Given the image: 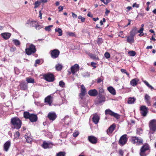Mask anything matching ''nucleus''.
Wrapping results in <instances>:
<instances>
[{"label": "nucleus", "instance_id": "nucleus-1", "mask_svg": "<svg viewBox=\"0 0 156 156\" xmlns=\"http://www.w3.org/2000/svg\"><path fill=\"white\" fill-rule=\"evenodd\" d=\"M11 123L13 126L12 128L17 129H19L21 127L22 122L20 119L17 117H14L11 119Z\"/></svg>", "mask_w": 156, "mask_h": 156}, {"label": "nucleus", "instance_id": "nucleus-2", "mask_svg": "<svg viewBox=\"0 0 156 156\" xmlns=\"http://www.w3.org/2000/svg\"><path fill=\"white\" fill-rule=\"evenodd\" d=\"M149 126L150 130L151 131L149 132L151 135V133H154L156 130V120L153 119L151 120L149 123Z\"/></svg>", "mask_w": 156, "mask_h": 156}, {"label": "nucleus", "instance_id": "nucleus-3", "mask_svg": "<svg viewBox=\"0 0 156 156\" xmlns=\"http://www.w3.org/2000/svg\"><path fill=\"white\" fill-rule=\"evenodd\" d=\"M36 51L35 47L33 44H31L28 48H27L25 49L26 53L28 55L34 53Z\"/></svg>", "mask_w": 156, "mask_h": 156}, {"label": "nucleus", "instance_id": "nucleus-4", "mask_svg": "<svg viewBox=\"0 0 156 156\" xmlns=\"http://www.w3.org/2000/svg\"><path fill=\"white\" fill-rule=\"evenodd\" d=\"M43 76L44 79L47 81L52 82L55 80L54 76L51 73H49L47 74H44Z\"/></svg>", "mask_w": 156, "mask_h": 156}, {"label": "nucleus", "instance_id": "nucleus-5", "mask_svg": "<svg viewBox=\"0 0 156 156\" xmlns=\"http://www.w3.org/2000/svg\"><path fill=\"white\" fill-rule=\"evenodd\" d=\"M131 141L133 144L136 143L138 144H143V140L140 137L133 136L131 137Z\"/></svg>", "mask_w": 156, "mask_h": 156}, {"label": "nucleus", "instance_id": "nucleus-6", "mask_svg": "<svg viewBox=\"0 0 156 156\" xmlns=\"http://www.w3.org/2000/svg\"><path fill=\"white\" fill-rule=\"evenodd\" d=\"M149 147L147 144H145L140 149V155L141 156H146V154L145 153L146 151L148 150Z\"/></svg>", "mask_w": 156, "mask_h": 156}, {"label": "nucleus", "instance_id": "nucleus-7", "mask_svg": "<svg viewBox=\"0 0 156 156\" xmlns=\"http://www.w3.org/2000/svg\"><path fill=\"white\" fill-rule=\"evenodd\" d=\"M105 114H108L111 116H113L116 119H118L120 118V115L118 114L115 113L110 109H108L105 111Z\"/></svg>", "mask_w": 156, "mask_h": 156}, {"label": "nucleus", "instance_id": "nucleus-8", "mask_svg": "<svg viewBox=\"0 0 156 156\" xmlns=\"http://www.w3.org/2000/svg\"><path fill=\"white\" fill-rule=\"evenodd\" d=\"M51 55L53 58H58L60 53L59 51L56 49H54L50 51Z\"/></svg>", "mask_w": 156, "mask_h": 156}, {"label": "nucleus", "instance_id": "nucleus-9", "mask_svg": "<svg viewBox=\"0 0 156 156\" xmlns=\"http://www.w3.org/2000/svg\"><path fill=\"white\" fill-rule=\"evenodd\" d=\"M126 136L127 135L124 134L121 137L119 141V142L121 145H123L126 143L127 140Z\"/></svg>", "mask_w": 156, "mask_h": 156}, {"label": "nucleus", "instance_id": "nucleus-10", "mask_svg": "<svg viewBox=\"0 0 156 156\" xmlns=\"http://www.w3.org/2000/svg\"><path fill=\"white\" fill-rule=\"evenodd\" d=\"M52 146V143L51 142L44 141L42 145V147L44 149L51 147Z\"/></svg>", "mask_w": 156, "mask_h": 156}, {"label": "nucleus", "instance_id": "nucleus-11", "mask_svg": "<svg viewBox=\"0 0 156 156\" xmlns=\"http://www.w3.org/2000/svg\"><path fill=\"white\" fill-rule=\"evenodd\" d=\"M141 113L142 115L145 116L147 113V108L145 106H143L140 108Z\"/></svg>", "mask_w": 156, "mask_h": 156}, {"label": "nucleus", "instance_id": "nucleus-12", "mask_svg": "<svg viewBox=\"0 0 156 156\" xmlns=\"http://www.w3.org/2000/svg\"><path fill=\"white\" fill-rule=\"evenodd\" d=\"M71 72L73 74H74L79 70V66L77 64H75L71 67Z\"/></svg>", "mask_w": 156, "mask_h": 156}, {"label": "nucleus", "instance_id": "nucleus-13", "mask_svg": "<svg viewBox=\"0 0 156 156\" xmlns=\"http://www.w3.org/2000/svg\"><path fill=\"white\" fill-rule=\"evenodd\" d=\"M88 140L91 143L93 144H96L97 142V138L93 136H89Z\"/></svg>", "mask_w": 156, "mask_h": 156}, {"label": "nucleus", "instance_id": "nucleus-14", "mask_svg": "<svg viewBox=\"0 0 156 156\" xmlns=\"http://www.w3.org/2000/svg\"><path fill=\"white\" fill-rule=\"evenodd\" d=\"M86 94V91L85 87L83 85L81 86V93L80 94V96L81 99H82L83 97Z\"/></svg>", "mask_w": 156, "mask_h": 156}, {"label": "nucleus", "instance_id": "nucleus-15", "mask_svg": "<svg viewBox=\"0 0 156 156\" xmlns=\"http://www.w3.org/2000/svg\"><path fill=\"white\" fill-rule=\"evenodd\" d=\"M48 117L50 120H54L56 118L57 115L55 112H50L48 113Z\"/></svg>", "mask_w": 156, "mask_h": 156}, {"label": "nucleus", "instance_id": "nucleus-16", "mask_svg": "<svg viewBox=\"0 0 156 156\" xmlns=\"http://www.w3.org/2000/svg\"><path fill=\"white\" fill-rule=\"evenodd\" d=\"M99 119L100 117L97 114H93L92 121L94 123L97 124L98 122Z\"/></svg>", "mask_w": 156, "mask_h": 156}, {"label": "nucleus", "instance_id": "nucleus-17", "mask_svg": "<svg viewBox=\"0 0 156 156\" xmlns=\"http://www.w3.org/2000/svg\"><path fill=\"white\" fill-rule=\"evenodd\" d=\"M105 97L101 94H99L97 103H100L105 101Z\"/></svg>", "mask_w": 156, "mask_h": 156}, {"label": "nucleus", "instance_id": "nucleus-18", "mask_svg": "<svg viewBox=\"0 0 156 156\" xmlns=\"http://www.w3.org/2000/svg\"><path fill=\"white\" fill-rule=\"evenodd\" d=\"M11 145V142L9 141H7L4 145V150L5 151H8Z\"/></svg>", "mask_w": 156, "mask_h": 156}, {"label": "nucleus", "instance_id": "nucleus-19", "mask_svg": "<svg viewBox=\"0 0 156 156\" xmlns=\"http://www.w3.org/2000/svg\"><path fill=\"white\" fill-rule=\"evenodd\" d=\"M88 94L92 96H96L98 94L97 91L95 89L90 90L88 93Z\"/></svg>", "mask_w": 156, "mask_h": 156}, {"label": "nucleus", "instance_id": "nucleus-20", "mask_svg": "<svg viewBox=\"0 0 156 156\" xmlns=\"http://www.w3.org/2000/svg\"><path fill=\"white\" fill-rule=\"evenodd\" d=\"M52 97L51 96H48L45 98V102L51 105L52 102Z\"/></svg>", "mask_w": 156, "mask_h": 156}, {"label": "nucleus", "instance_id": "nucleus-21", "mask_svg": "<svg viewBox=\"0 0 156 156\" xmlns=\"http://www.w3.org/2000/svg\"><path fill=\"white\" fill-rule=\"evenodd\" d=\"M30 121L31 122H36L37 119V115L34 114H31L29 119Z\"/></svg>", "mask_w": 156, "mask_h": 156}, {"label": "nucleus", "instance_id": "nucleus-22", "mask_svg": "<svg viewBox=\"0 0 156 156\" xmlns=\"http://www.w3.org/2000/svg\"><path fill=\"white\" fill-rule=\"evenodd\" d=\"M115 125L114 124H113L111 125L108 129L107 130V133L108 134V133H112L113 130H114L115 127Z\"/></svg>", "mask_w": 156, "mask_h": 156}, {"label": "nucleus", "instance_id": "nucleus-23", "mask_svg": "<svg viewBox=\"0 0 156 156\" xmlns=\"http://www.w3.org/2000/svg\"><path fill=\"white\" fill-rule=\"evenodd\" d=\"M1 35L4 39L7 40L10 37L11 34L9 33H4L1 34Z\"/></svg>", "mask_w": 156, "mask_h": 156}, {"label": "nucleus", "instance_id": "nucleus-24", "mask_svg": "<svg viewBox=\"0 0 156 156\" xmlns=\"http://www.w3.org/2000/svg\"><path fill=\"white\" fill-rule=\"evenodd\" d=\"M19 86L21 90H26L27 88V84L24 82H21L19 85Z\"/></svg>", "mask_w": 156, "mask_h": 156}, {"label": "nucleus", "instance_id": "nucleus-25", "mask_svg": "<svg viewBox=\"0 0 156 156\" xmlns=\"http://www.w3.org/2000/svg\"><path fill=\"white\" fill-rule=\"evenodd\" d=\"M145 101L148 105H151V102L150 101L151 98L147 94H146L145 96Z\"/></svg>", "mask_w": 156, "mask_h": 156}, {"label": "nucleus", "instance_id": "nucleus-26", "mask_svg": "<svg viewBox=\"0 0 156 156\" xmlns=\"http://www.w3.org/2000/svg\"><path fill=\"white\" fill-rule=\"evenodd\" d=\"M127 41L130 44L133 43L134 41V36L132 34H130L129 36L127 37Z\"/></svg>", "mask_w": 156, "mask_h": 156}, {"label": "nucleus", "instance_id": "nucleus-27", "mask_svg": "<svg viewBox=\"0 0 156 156\" xmlns=\"http://www.w3.org/2000/svg\"><path fill=\"white\" fill-rule=\"evenodd\" d=\"M139 81V80L138 79H134L130 81V83L132 86L135 87L137 85V83Z\"/></svg>", "mask_w": 156, "mask_h": 156}, {"label": "nucleus", "instance_id": "nucleus-28", "mask_svg": "<svg viewBox=\"0 0 156 156\" xmlns=\"http://www.w3.org/2000/svg\"><path fill=\"white\" fill-rule=\"evenodd\" d=\"M108 90L112 94L115 95L116 94V92L115 89L112 87H108Z\"/></svg>", "mask_w": 156, "mask_h": 156}, {"label": "nucleus", "instance_id": "nucleus-29", "mask_svg": "<svg viewBox=\"0 0 156 156\" xmlns=\"http://www.w3.org/2000/svg\"><path fill=\"white\" fill-rule=\"evenodd\" d=\"M136 100V99L134 97L133 98L130 97L128 99V103L129 104H133L135 102Z\"/></svg>", "mask_w": 156, "mask_h": 156}, {"label": "nucleus", "instance_id": "nucleus-30", "mask_svg": "<svg viewBox=\"0 0 156 156\" xmlns=\"http://www.w3.org/2000/svg\"><path fill=\"white\" fill-rule=\"evenodd\" d=\"M31 114L29 112H24L23 116L26 119H29Z\"/></svg>", "mask_w": 156, "mask_h": 156}, {"label": "nucleus", "instance_id": "nucleus-31", "mask_svg": "<svg viewBox=\"0 0 156 156\" xmlns=\"http://www.w3.org/2000/svg\"><path fill=\"white\" fill-rule=\"evenodd\" d=\"M81 109L83 111V113H84L88 111L89 108L87 106H86L85 107H82Z\"/></svg>", "mask_w": 156, "mask_h": 156}, {"label": "nucleus", "instance_id": "nucleus-32", "mask_svg": "<svg viewBox=\"0 0 156 156\" xmlns=\"http://www.w3.org/2000/svg\"><path fill=\"white\" fill-rule=\"evenodd\" d=\"M14 44L16 46H19L20 44V43L19 41L17 39H13L12 40Z\"/></svg>", "mask_w": 156, "mask_h": 156}, {"label": "nucleus", "instance_id": "nucleus-33", "mask_svg": "<svg viewBox=\"0 0 156 156\" xmlns=\"http://www.w3.org/2000/svg\"><path fill=\"white\" fill-rule=\"evenodd\" d=\"M56 32H58L59 33V36H61L62 35V31L60 28H56L55 30Z\"/></svg>", "mask_w": 156, "mask_h": 156}, {"label": "nucleus", "instance_id": "nucleus-34", "mask_svg": "<svg viewBox=\"0 0 156 156\" xmlns=\"http://www.w3.org/2000/svg\"><path fill=\"white\" fill-rule=\"evenodd\" d=\"M30 27H35L36 26V22L35 21H32L30 22V23H28Z\"/></svg>", "mask_w": 156, "mask_h": 156}, {"label": "nucleus", "instance_id": "nucleus-35", "mask_svg": "<svg viewBox=\"0 0 156 156\" xmlns=\"http://www.w3.org/2000/svg\"><path fill=\"white\" fill-rule=\"evenodd\" d=\"M27 81L28 83H33L34 82V80L31 78H27Z\"/></svg>", "mask_w": 156, "mask_h": 156}, {"label": "nucleus", "instance_id": "nucleus-36", "mask_svg": "<svg viewBox=\"0 0 156 156\" xmlns=\"http://www.w3.org/2000/svg\"><path fill=\"white\" fill-rule=\"evenodd\" d=\"M62 66L59 64H58L55 66L56 69L58 71L62 69Z\"/></svg>", "mask_w": 156, "mask_h": 156}, {"label": "nucleus", "instance_id": "nucleus-37", "mask_svg": "<svg viewBox=\"0 0 156 156\" xmlns=\"http://www.w3.org/2000/svg\"><path fill=\"white\" fill-rule=\"evenodd\" d=\"M25 138L26 139L27 142L28 143H30L31 142L32 140V139L30 137H28L26 136L25 135Z\"/></svg>", "mask_w": 156, "mask_h": 156}, {"label": "nucleus", "instance_id": "nucleus-38", "mask_svg": "<svg viewBox=\"0 0 156 156\" xmlns=\"http://www.w3.org/2000/svg\"><path fill=\"white\" fill-rule=\"evenodd\" d=\"M137 31L136 28H134L131 31L130 34H132V35L134 36L137 33Z\"/></svg>", "mask_w": 156, "mask_h": 156}, {"label": "nucleus", "instance_id": "nucleus-39", "mask_svg": "<svg viewBox=\"0 0 156 156\" xmlns=\"http://www.w3.org/2000/svg\"><path fill=\"white\" fill-rule=\"evenodd\" d=\"M144 82L146 84V85L149 88H150L151 89V90H152V89H153L154 88V87L152 86H151V85H150L149 83H148L147 82V81H144Z\"/></svg>", "mask_w": 156, "mask_h": 156}, {"label": "nucleus", "instance_id": "nucleus-40", "mask_svg": "<svg viewBox=\"0 0 156 156\" xmlns=\"http://www.w3.org/2000/svg\"><path fill=\"white\" fill-rule=\"evenodd\" d=\"M128 54L130 56H133L136 55V52L134 51H129Z\"/></svg>", "mask_w": 156, "mask_h": 156}, {"label": "nucleus", "instance_id": "nucleus-41", "mask_svg": "<svg viewBox=\"0 0 156 156\" xmlns=\"http://www.w3.org/2000/svg\"><path fill=\"white\" fill-rule=\"evenodd\" d=\"M41 2L40 1H37L35 3V7L34 8H36L40 4Z\"/></svg>", "mask_w": 156, "mask_h": 156}, {"label": "nucleus", "instance_id": "nucleus-42", "mask_svg": "<svg viewBox=\"0 0 156 156\" xmlns=\"http://www.w3.org/2000/svg\"><path fill=\"white\" fill-rule=\"evenodd\" d=\"M65 154L64 152H60L57 154L56 156H65Z\"/></svg>", "mask_w": 156, "mask_h": 156}, {"label": "nucleus", "instance_id": "nucleus-43", "mask_svg": "<svg viewBox=\"0 0 156 156\" xmlns=\"http://www.w3.org/2000/svg\"><path fill=\"white\" fill-rule=\"evenodd\" d=\"M78 18L79 19L81 20V21L82 22H84L85 20V19L84 17H83L81 16H78Z\"/></svg>", "mask_w": 156, "mask_h": 156}, {"label": "nucleus", "instance_id": "nucleus-44", "mask_svg": "<svg viewBox=\"0 0 156 156\" xmlns=\"http://www.w3.org/2000/svg\"><path fill=\"white\" fill-rule=\"evenodd\" d=\"M59 85L60 87H63L65 85V83L62 81H60L59 82Z\"/></svg>", "mask_w": 156, "mask_h": 156}, {"label": "nucleus", "instance_id": "nucleus-45", "mask_svg": "<svg viewBox=\"0 0 156 156\" xmlns=\"http://www.w3.org/2000/svg\"><path fill=\"white\" fill-rule=\"evenodd\" d=\"M103 42V40L102 38H98L97 40V43L98 44H100Z\"/></svg>", "mask_w": 156, "mask_h": 156}, {"label": "nucleus", "instance_id": "nucleus-46", "mask_svg": "<svg viewBox=\"0 0 156 156\" xmlns=\"http://www.w3.org/2000/svg\"><path fill=\"white\" fill-rule=\"evenodd\" d=\"M107 58H108L110 57V55L108 52H105L104 55Z\"/></svg>", "mask_w": 156, "mask_h": 156}, {"label": "nucleus", "instance_id": "nucleus-47", "mask_svg": "<svg viewBox=\"0 0 156 156\" xmlns=\"http://www.w3.org/2000/svg\"><path fill=\"white\" fill-rule=\"evenodd\" d=\"M68 35L70 36H75V33L72 32H68L67 33Z\"/></svg>", "mask_w": 156, "mask_h": 156}, {"label": "nucleus", "instance_id": "nucleus-48", "mask_svg": "<svg viewBox=\"0 0 156 156\" xmlns=\"http://www.w3.org/2000/svg\"><path fill=\"white\" fill-rule=\"evenodd\" d=\"M35 27L36 29L37 30H39L41 28L43 27H41V25H36V26Z\"/></svg>", "mask_w": 156, "mask_h": 156}, {"label": "nucleus", "instance_id": "nucleus-49", "mask_svg": "<svg viewBox=\"0 0 156 156\" xmlns=\"http://www.w3.org/2000/svg\"><path fill=\"white\" fill-rule=\"evenodd\" d=\"M79 134V133L78 132H76L74 133L73 134V136L74 137H76Z\"/></svg>", "mask_w": 156, "mask_h": 156}, {"label": "nucleus", "instance_id": "nucleus-50", "mask_svg": "<svg viewBox=\"0 0 156 156\" xmlns=\"http://www.w3.org/2000/svg\"><path fill=\"white\" fill-rule=\"evenodd\" d=\"M16 138H18L20 136V133L18 132H16L14 135Z\"/></svg>", "mask_w": 156, "mask_h": 156}, {"label": "nucleus", "instance_id": "nucleus-51", "mask_svg": "<svg viewBox=\"0 0 156 156\" xmlns=\"http://www.w3.org/2000/svg\"><path fill=\"white\" fill-rule=\"evenodd\" d=\"M16 50V48L15 47H12L11 48L10 51L11 52H14Z\"/></svg>", "mask_w": 156, "mask_h": 156}, {"label": "nucleus", "instance_id": "nucleus-52", "mask_svg": "<svg viewBox=\"0 0 156 156\" xmlns=\"http://www.w3.org/2000/svg\"><path fill=\"white\" fill-rule=\"evenodd\" d=\"M44 29L46 31H50L51 30V29L49 27V26H48L45 27Z\"/></svg>", "mask_w": 156, "mask_h": 156}, {"label": "nucleus", "instance_id": "nucleus-53", "mask_svg": "<svg viewBox=\"0 0 156 156\" xmlns=\"http://www.w3.org/2000/svg\"><path fill=\"white\" fill-rule=\"evenodd\" d=\"M133 7H136V8H138L139 7V5L137 4L136 3H134L133 5Z\"/></svg>", "mask_w": 156, "mask_h": 156}, {"label": "nucleus", "instance_id": "nucleus-54", "mask_svg": "<svg viewBox=\"0 0 156 156\" xmlns=\"http://www.w3.org/2000/svg\"><path fill=\"white\" fill-rule=\"evenodd\" d=\"M91 65L92 66L96 68V64L94 62H92L91 63Z\"/></svg>", "mask_w": 156, "mask_h": 156}, {"label": "nucleus", "instance_id": "nucleus-55", "mask_svg": "<svg viewBox=\"0 0 156 156\" xmlns=\"http://www.w3.org/2000/svg\"><path fill=\"white\" fill-rule=\"evenodd\" d=\"M63 9V6H59L58 7V9H59L58 11L59 12L62 11Z\"/></svg>", "mask_w": 156, "mask_h": 156}, {"label": "nucleus", "instance_id": "nucleus-56", "mask_svg": "<svg viewBox=\"0 0 156 156\" xmlns=\"http://www.w3.org/2000/svg\"><path fill=\"white\" fill-rule=\"evenodd\" d=\"M72 16L73 18H76L77 17V16L76 14H75L74 13L72 12Z\"/></svg>", "mask_w": 156, "mask_h": 156}, {"label": "nucleus", "instance_id": "nucleus-57", "mask_svg": "<svg viewBox=\"0 0 156 156\" xmlns=\"http://www.w3.org/2000/svg\"><path fill=\"white\" fill-rule=\"evenodd\" d=\"M144 28H141L140 30L138 31V32L141 33H143V31L144 30Z\"/></svg>", "mask_w": 156, "mask_h": 156}, {"label": "nucleus", "instance_id": "nucleus-58", "mask_svg": "<svg viewBox=\"0 0 156 156\" xmlns=\"http://www.w3.org/2000/svg\"><path fill=\"white\" fill-rule=\"evenodd\" d=\"M104 90L102 89H100L99 90V94H101L103 93H104Z\"/></svg>", "mask_w": 156, "mask_h": 156}, {"label": "nucleus", "instance_id": "nucleus-59", "mask_svg": "<svg viewBox=\"0 0 156 156\" xmlns=\"http://www.w3.org/2000/svg\"><path fill=\"white\" fill-rule=\"evenodd\" d=\"M119 153L120 155L123 156V151L122 150H120L119 151Z\"/></svg>", "mask_w": 156, "mask_h": 156}, {"label": "nucleus", "instance_id": "nucleus-60", "mask_svg": "<svg viewBox=\"0 0 156 156\" xmlns=\"http://www.w3.org/2000/svg\"><path fill=\"white\" fill-rule=\"evenodd\" d=\"M102 81V80L100 78H99L98 79L97 82L98 83H99L101 82Z\"/></svg>", "mask_w": 156, "mask_h": 156}, {"label": "nucleus", "instance_id": "nucleus-61", "mask_svg": "<svg viewBox=\"0 0 156 156\" xmlns=\"http://www.w3.org/2000/svg\"><path fill=\"white\" fill-rule=\"evenodd\" d=\"M39 17L40 18V19H42V14L41 12V11H40L39 12Z\"/></svg>", "mask_w": 156, "mask_h": 156}, {"label": "nucleus", "instance_id": "nucleus-62", "mask_svg": "<svg viewBox=\"0 0 156 156\" xmlns=\"http://www.w3.org/2000/svg\"><path fill=\"white\" fill-rule=\"evenodd\" d=\"M111 0H106L104 4L105 5H107L108 3L111 2Z\"/></svg>", "mask_w": 156, "mask_h": 156}, {"label": "nucleus", "instance_id": "nucleus-63", "mask_svg": "<svg viewBox=\"0 0 156 156\" xmlns=\"http://www.w3.org/2000/svg\"><path fill=\"white\" fill-rule=\"evenodd\" d=\"M40 62V60L39 59H37L36 60L35 63L38 64Z\"/></svg>", "mask_w": 156, "mask_h": 156}, {"label": "nucleus", "instance_id": "nucleus-64", "mask_svg": "<svg viewBox=\"0 0 156 156\" xmlns=\"http://www.w3.org/2000/svg\"><path fill=\"white\" fill-rule=\"evenodd\" d=\"M121 71L122 72L124 73H125L126 72V69H121Z\"/></svg>", "mask_w": 156, "mask_h": 156}]
</instances>
